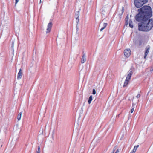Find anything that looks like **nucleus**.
<instances>
[{"label":"nucleus","mask_w":153,"mask_h":153,"mask_svg":"<svg viewBox=\"0 0 153 153\" xmlns=\"http://www.w3.org/2000/svg\"><path fill=\"white\" fill-rule=\"evenodd\" d=\"M138 13L134 18L138 23L139 31L148 32L153 27V19L150 18L152 16V8L150 6L144 5L137 10Z\"/></svg>","instance_id":"nucleus-1"},{"label":"nucleus","mask_w":153,"mask_h":153,"mask_svg":"<svg viewBox=\"0 0 153 153\" xmlns=\"http://www.w3.org/2000/svg\"><path fill=\"white\" fill-rule=\"evenodd\" d=\"M148 1L147 0H134V4L136 7L139 8Z\"/></svg>","instance_id":"nucleus-2"},{"label":"nucleus","mask_w":153,"mask_h":153,"mask_svg":"<svg viewBox=\"0 0 153 153\" xmlns=\"http://www.w3.org/2000/svg\"><path fill=\"white\" fill-rule=\"evenodd\" d=\"M131 51L130 49H126L124 51V53L126 57H128L131 54Z\"/></svg>","instance_id":"nucleus-3"},{"label":"nucleus","mask_w":153,"mask_h":153,"mask_svg":"<svg viewBox=\"0 0 153 153\" xmlns=\"http://www.w3.org/2000/svg\"><path fill=\"white\" fill-rule=\"evenodd\" d=\"M79 11H76L75 13V16L76 19V27L77 29V25L79 21Z\"/></svg>","instance_id":"nucleus-4"},{"label":"nucleus","mask_w":153,"mask_h":153,"mask_svg":"<svg viewBox=\"0 0 153 153\" xmlns=\"http://www.w3.org/2000/svg\"><path fill=\"white\" fill-rule=\"evenodd\" d=\"M150 49V46L149 45L147 46L145 48V55L144 58L146 59V56L148 55L149 52V50Z\"/></svg>","instance_id":"nucleus-5"},{"label":"nucleus","mask_w":153,"mask_h":153,"mask_svg":"<svg viewBox=\"0 0 153 153\" xmlns=\"http://www.w3.org/2000/svg\"><path fill=\"white\" fill-rule=\"evenodd\" d=\"M52 26V23L51 22H49L48 23L47 26V31H46V33H48L50 31Z\"/></svg>","instance_id":"nucleus-6"},{"label":"nucleus","mask_w":153,"mask_h":153,"mask_svg":"<svg viewBox=\"0 0 153 153\" xmlns=\"http://www.w3.org/2000/svg\"><path fill=\"white\" fill-rule=\"evenodd\" d=\"M22 74V70L20 69L18 74L17 79H20L21 78Z\"/></svg>","instance_id":"nucleus-7"},{"label":"nucleus","mask_w":153,"mask_h":153,"mask_svg":"<svg viewBox=\"0 0 153 153\" xmlns=\"http://www.w3.org/2000/svg\"><path fill=\"white\" fill-rule=\"evenodd\" d=\"M86 56L85 55V54H83L81 61V62L82 63H84L86 61Z\"/></svg>","instance_id":"nucleus-8"},{"label":"nucleus","mask_w":153,"mask_h":153,"mask_svg":"<svg viewBox=\"0 0 153 153\" xmlns=\"http://www.w3.org/2000/svg\"><path fill=\"white\" fill-rule=\"evenodd\" d=\"M135 69L133 67V66H131L130 69L128 71V73H129L130 74H132L133 72L134 71Z\"/></svg>","instance_id":"nucleus-9"},{"label":"nucleus","mask_w":153,"mask_h":153,"mask_svg":"<svg viewBox=\"0 0 153 153\" xmlns=\"http://www.w3.org/2000/svg\"><path fill=\"white\" fill-rule=\"evenodd\" d=\"M125 25L127 26V25H128V15H127V16H126V18H125Z\"/></svg>","instance_id":"nucleus-10"},{"label":"nucleus","mask_w":153,"mask_h":153,"mask_svg":"<svg viewBox=\"0 0 153 153\" xmlns=\"http://www.w3.org/2000/svg\"><path fill=\"white\" fill-rule=\"evenodd\" d=\"M129 25L130 27L131 28H133V22L131 19H130L129 22Z\"/></svg>","instance_id":"nucleus-11"},{"label":"nucleus","mask_w":153,"mask_h":153,"mask_svg":"<svg viewBox=\"0 0 153 153\" xmlns=\"http://www.w3.org/2000/svg\"><path fill=\"white\" fill-rule=\"evenodd\" d=\"M128 74L127 77L126 78V81H128V80H129L131 77L132 74H130L129 73H128Z\"/></svg>","instance_id":"nucleus-12"},{"label":"nucleus","mask_w":153,"mask_h":153,"mask_svg":"<svg viewBox=\"0 0 153 153\" xmlns=\"http://www.w3.org/2000/svg\"><path fill=\"white\" fill-rule=\"evenodd\" d=\"M107 23H104L103 24V26L100 29V31H102L107 26Z\"/></svg>","instance_id":"nucleus-13"},{"label":"nucleus","mask_w":153,"mask_h":153,"mask_svg":"<svg viewBox=\"0 0 153 153\" xmlns=\"http://www.w3.org/2000/svg\"><path fill=\"white\" fill-rule=\"evenodd\" d=\"M143 42V41L142 39H140L139 40L138 43V45L139 47L141 46L142 45Z\"/></svg>","instance_id":"nucleus-14"},{"label":"nucleus","mask_w":153,"mask_h":153,"mask_svg":"<svg viewBox=\"0 0 153 153\" xmlns=\"http://www.w3.org/2000/svg\"><path fill=\"white\" fill-rule=\"evenodd\" d=\"M129 81V80H128V81H126V79L124 82V85L123 86V87H126L127 85L128 84V82Z\"/></svg>","instance_id":"nucleus-15"},{"label":"nucleus","mask_w":153,"mask_h":153,"mask_svg":"<svg viewBox=\"0 0 153 153\" xmlns=\"http://www.w3.org/2000/svg\"><path fill=\"white\" fill-rule=\"evenodd\" d=\"M92 100V95H91L90 96L88 100V102L89 104H90Z\"/></svg>","instance_id":"nucleus-16"},{"label":"nucleus","mask_w":153,"mask_h":153,"mask_svg":"<svg viewBox=\"0 0 153 153\" xmlns=\"http://www.w3.org/2000/svg\"><path fill=\"white\" fill-rule=\"evenodd\" d=\"M22 113V112H20L17 116V118L18 120H20L21 118Z\"/></svg>","instance_id":"nucleus-17"},{"label":"nucleus","mask_w":153,"mask_h":153,"mask_svg":"<svg viewBox=\"0 0 153 153\" xmlns=\"http://www.w3.org/2000/svg\"><path fill=\"white\" fill-rule=\"evenodd\" d=\"M14 42L13 41L12 43V45H11V48H12V49L13 52L14 51V50H13V47L14 46Z\"/></svg>","instance_id":"nucleus-18"},{"label":"nucleus","mask_w":153,"mask_h":153,"mask_svg":"<svg viewBox=\"0 0 153 153\" xmlns=\"http://www.w3.org/2000/svg\"><path fill=\"white\" fill-rule=\"evenodd\" d=\"M96 90L94 89H93L92 91V94L94 95L96 94Z\"/></svg>","instance_id":"nucleus-19"},{"label":"nucleus","mask_w":153,"mask_h":153,"mask_svg":"<svg viewBox=\"0 0 153 153\" xmlns=\"http://www.w3.org/2000/svg\"><path fill=\"white\" fill-rule=\"evenodd\" d=\"M136 151V150L135 149H133L132 151L130 153H135Z\"/></svg>","instance_id":"nucleus-20"},{"label":"nucleus","mask_w":153,"mask_h":153,"mask_svg":"<svg viewBox=\"0 0 153 153\" xmlns=\"http://www.w3.org/2000/svg\"><path fill=\"white\" fill-rule=\"evenodd\" d=\"M139 146V145H137V146H135L134 147V149H135L137 150V149Z\"/></svg>","instance_id":"nucleus-21"},{"label":"nucleus","mask_w":153,"mask_h":153,"mask_svg":"<svg viewBox=\"0 0 153 153\" xmlns=\"http://www.w3.org/2000/svg\"><path fill=\"white\" fill-rule=\"evenodd\" d=\"M38 150L36 151V152H40V147L39 146H38Z\"/></svg>","instance_id":"nucleus-22"},{"label":"nucleus","mask_w":153,"mask_h":153,"mask_svg":"<svg viewBox=\"0 0 153 153\" xmlns=\"http://www.w3.org/2000/svg\"><path fill=\"white\" fill-rule=\"evenodd\" d=\"M140 96V94H138L136 96V97L137 98H139Z\"/></svg>","instance_id":"nucleus-23"},{"label":"nucleus","mask_w":153,"mask_h":153,"mask_svg":"<svg viewBox=\"0 0 153 153\" xmlns=\"http://www.w3.org/2000/svg\"><path fill=\"white\" fill-rule=\"evenodd\" d=\"M117 146H115L113 149L114 151L117 149Z\"/></svg>","instance_id":"nucleus-24"},{"label":"nucleus","mask_w":153,"mask_h":153,"mask_svg":"<svg viewBox=\"0 0 153 153\" xmlns=\"http://www.w3.org/2000/svg\"><path fill=\"white\" fill-rule=\"evenodd\" d=\"M124 7H122V13H123V12H124Z\"/></svg>","instance_id":"nucleus-25"},{"label":"nucleus","mask_w":153,"mask_h":153,"mask_svg":"<svg viewBox=\"0 0 153 153\" xmlns=\"http://www.w3.org/2000/svg\"><path fill=\"white\" fill-rule=\"evenodd\" d=\"M134 111V108H132L131 110V113H132Z\"/></svg>","instance_id":"nucleus-26"},{"label":"nucleus","mask_w":153,"mask_h":153,"mask_svg":"<svg viewBox=\"0 0 153 153\" xmlns=\"http://www.w3.org/2000/svg\"><path fill=\"white\" fill-rule=\"evenodd\" d=\"M119 152V149H118L117 150L116 152L115 153H118Z\"/></svg>","instance_id":"nucleus-27"},{"label":"nucleus","mask_w":153,"mask_h":153,"mask_svg":"<svg viewBox=\"0 0 153 153\" xmlns=\"http://www.w3.org/2000/svg\"><path fill=\"white\" fill-rule=\"evenodd\" d=\"M19 1L18 0H16V2H15V5L17 3V2Z\"/></svg>","instance_id":"nucleus-28"},{"label":"nucleus","mask_w":153,"mask_h":153,"mask_svg":"<svg viewBox=\"0 0 153 153\" xmlns=\"http://www.w3.org/2000/svg\"><path fill=\"white\" fill-rule=\"evenodd\" d=\"M134 104L135 105L136 103L134 104V102L133 103V105Z\"/></svg>","instance_id":"nucleus-29"},{"label":"nucleus","mask_w":153,"mask_h":153,"mask_svg":"<svg viewBox=\"0 0 153 153\" xmlns=\"http://www.w3.org/2000/svg\"><path fill=\"white\" fill-rule=\"evenodd\" d=\"M114 150H113V151L112 152V153H114Z\"/></svg>","instance_id":"nucleus-30"},{"label":"nucleus","mask_w":153,"mask_h":153,"mask_svg":"<svg viewBox=\"0 0 153 153\" xmlns=\"http://www.w3.org/2000/svg\"><path fill=\"white\" fill-rule=\"evenodd\" d=\"M114 150H113V151L112 152V153H114Z\"/></svg>","instance_id":"nucleus-31"},{"label":"nucleus","mask_w":153,"mask_h":153,"mask_svg":"<svg viewBox=\"0 0 153 153\" xmlns=\"http://www.w3.org/2000/svg\"><path fill=\"white\" fill-rule=\"evenodd\" d=\"M41 0H40V3H41Z\"/></svg>","instance_id":"nucleus-32"},{"label":"nucleus","mask_w":153,"mask_h":153,"mask_svg":"<svg viewBox=\"0 0 153 153\" xmlns=\"http://www.w3.org/2000/svg\"><path fill=\"white\" fill-rule=\"evenodd\" d=\"M36 153H40V152H36Z\"/></svg>","instance_id":"nucleus-33"},{"label":"nucleus","mask_w":153,"mask_h":153,"mask_svg":"<svg viewBox=\"0 0 153 153\" xmlns=\"http://www.w3.org/2000/svg\"><path fill=\"white\" fill-rule=\"evenodd\" d=\"M2 145H1V147H2Z\"/></svg>","instance_id":"nucleus-34"},{"label":"nucleus","mask_w":153,"mask_h":153,"mask_svg":"<svg viewBox=\"0 0 153 153\" xmlns=\"http://www.w3.org/2000/svg\"><path fill=\"white\" fill-rule=\"evenodd\" d=\"M13 141V140H12V142Z\"/></svg>","instance_id":"nucleus-35"}]
</instances>
